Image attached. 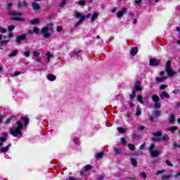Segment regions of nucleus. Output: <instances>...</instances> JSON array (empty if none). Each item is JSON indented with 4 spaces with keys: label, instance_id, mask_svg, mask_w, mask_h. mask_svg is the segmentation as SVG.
<instances>
[{
    "label": "nucleus",
    "instance_id": "473e14b6",
    "mask_svg": "<svg viewBox=\"0 0 180 180\" xmlns=\"http://www.w3.org/2000/svg\"><path fill=\"white\" fill-rule=\"evenodd\" d=\"M165 141H168L169 140V136H168V134H165L163 135L162 139Z\"/></svg>",
    "mask_w": 180,
    "mask_h": 180
},
{
    "label": "nucleus",
    "instance_id": "338daca9",
    "mask_svg": "<svg viewBox=\"0 0 180 180\" xmlns=\"http://www.w3.org/2000/svg\"><path fill=\"white\" fill-rule=\"evenodd\" d=\"M179 145H178V143H176V142H174V143H173V147H174V148H176V147H178Z\"/></svg>",
    "mask_w": 180,
    "mask_h": 180
},
{
    "label": "nucleus",
    "instance_id": "69168bd1",
    "mask_svg": "<svg viewBox=\"0 0 180 180\" xmlns=\"http://www.w3.org/2000/svg\"><path fill=\"white\" fill-rule=\"evenodd\" d=\"M173 94H179V90H178V89L174 90Z\"/></svg>",
    "mask_w": 180,
    "mask_h": 180
},
{
    "label": "nucleus",
    "instance_id": "f03ea898",
    "mask_svg": "<svg viewBox=\"0 0 180 180\" xmlns=\"http://www.w3.org/2000/svg\"><path fill=\"white\" fill-rule=\"evenodd\" d=\"M53 23H49L46 26L44 27L41 30V33L45 39H50L51 34L49 32V30H53Z\"/></svg>",
    "mask_w": 180,
    "mask_h": 180
},
{
    "label": "nucleus",
    "instance_id": "774afa93",
    "mask_svg": "<svg viewBox=\"0 0 180 180\" xmlns=\"http://www.w3.org/2000/svg\"><path fill=\"white\" fill-rule=\"evenodd\" d=\"M144 129H146V127H144V126H141V127L138 128V130H144Z\"/></svg>",
    "mask_w": 180,
    "mask_h": 180
},
{
    "label": "nucleus",
    "instance_id": "37998d69",
    "mask_svg": "<svg viewBox=\"0 0 180 180\" xmlns=\"http://www.w3.org/2000/svg\"><path fill=\"white\" fill-rule=\"evenodd\" d=\"M8 43H9V40L3 41L0 42V46H4V44L6 45Z\"/></svg>",
    "mask_w": 180,
    "mask_h": 180
},
{
    "label": "nucleus",
    "instance_id": "7c9ffc66",
    "mask_svg": "<svg viewBox=\"0 0 180 180\" xmlns=\"http://www.w3.org/2000/svg\"><path fill=\"white\" fill-rule=\"evenodd\" d=\"M89 169H92V166L91 165L84 166V171L86 172H87V171H89Z\"/></svg>",
    "mask_w": 180,
    "mask_h": 180
},
{
    "label": "nucleus",
    "instance_id": "f8f14e48",
    "mask_svg": "<svg viewBox=\"0 0 180 180\" xmlns=\"http://www.w3.org/2000/svg\"><path fill=\"white\" fill-rule=\"evenodd\" d=\"M159 96L162 98L164 99V98H166V99H169L170 96L167 91H162L161 94H159Z\"/></svg>",
    "mask_w": 180,
    "mask_h": 180
},
{
    "label": "nucleus",
    "instance_id": "2f4dec72",
    "mask_svg": "<svg viewBox=\"0 0 180 180\" xmlns=\"http://www.w3.org/2000/svg\"><path fill=\"white\" fill-rule=\"evenodd\" d=\"M129 98L130 99H134L136 98V91H132V93L129 95Z\"/></svg>",
    "mask_w": 180,
    "mask_h": 180
},
{
    "label": "nucleus",
    "instance_id": "9d476101",
    "mask_svg": "<svg viewBox=\"0 0 180 180\" xmlns=\"http://www.w3.org/2000/svg\"><path fill=\"white\" fill-rule=\"evenodd\" d=\"M134 91H135V92H141V91H143V88L141 87V84H140V82L139 81H136L134 84Z\"/></svg>",
    "mask_w": 180,
    "mask_h": 180
},
{
    "label": "nucleus",
    "instance_id": "6ab92c4d",
    "mask_svg": "<svg viewBox=\"0 0 180 180\" xmlns=\"http://www.w3.org/2000/svg\"><path fill=\"white\" fill-rule=\"evenodd\" d=\"M169 123H174L175 122V115L174 114H171L169 117Z\"/></svg>",
    "mask_w": 180,
    "mask_h": 180
},
{
    "label": "nucleus",
    "instance_id": "a18cd8bd",
    "mask_svg": "<svg viewBox=\"0 0 180 180\" xmlns=\"http://www.w3.org/2000/svg\"><path fill=\"white\" fill-rule=\"evenodd\" d=\"M166 164L167 165H168L169 167H173L174 165H172V163H171V161H169V160H166Z\"/></svg>",
    "mask_w": 180,
    "mask_h": 180
},
{
    "label": "nucleus",
    "instance_id": "6e6552de",
    "mask_svg": "<svg viewBox=\"0 0 180 180\" xmlns=\"http://www.w3.org/2000/svg\"><path fill=\"white\" fill-rule=\"evenodd\" d=\"M75 18H81V19L77 22L76 25H75V27H78V26H79V25H81L82 23V22H84V20H85V16L82 15L79 13L77 12L75 15Z\"/></svg>",
    "mask_w": 180,
    "mask_h": 180
},
{
    "label": "nucleus",
    "instance_id": "603ef678",
    "mask_svg": "<svg viewBox=\"0 0 180 180\" xmlns=\"http://www.w3.org/2000/svg\"><path fill=\"white\" fill-rule=\"evenodd\" d=\"M18 75H20V72H15L14 75H11V77H18Z\"/></svg>",
    "mask_w": 180,
    "mask_h": 180
},
{
    "label": "nucleus",
    "instance_id": "4d7b16f0",
    "mask_svg": "<svg viewBox=\"0 0 180 180\" xmlns=\"http://www.w3.org/2000/svg\"><path fill=\"white\" fill-rule=\"evenodd\" d=\"M65 4H66V1H64V0H63V1L60 2V7H63V6H64V5H65Z\"/></svg>",
    "mask_w": 180,
    "mask_h": 180
},
{
    "label": "nucleus",
    "instance_id": "f3484780",
    "mask_svg": "<svg viewBox=\"0 0 180 180\" xmlns=\"http://www.w3.org/2000/svg\"><path fill=\"white\" fill-rule=\"evenodd\" d=\"M131 164L133 167H137V160L134 158H131Z\"/></svg>",
    "mask_w": 180,
    "mask_h": 180
},
{
    "label": "nucleus",
    "instance_id": "5fc2aeb1",
    "mask_svg": "<svg viewBox=\"0 0 180 180\" xmlns=\"http://www.w3.org/2000/svg\"><path fill=\"white\" fill-rule=\"evenodd\" d=\"M33 54H34V57H39V56H40V53H39L37 51L33 52Z\"/></svg>",
    "mask_w": 180,
    "mask_h": 180
},
{
    "label": "nucleus",
    "instance_id": "e2e57ef3",
    "mask_svg": "<svg viewBox=\"0 0 180 180\" xmlns=\"http://www.w3.org/2000/svg\"><path fill=\"white\" fill-rule=\"evenodd\" d=\"M57 30L58 32H61L63 30V27H60V26L57 27Z\"/></svg>",
    "mask_w": 180,
    "mask_h": 180
},
{
    "label": "nucleus",
    "instance_id": "de8ad7c7",
    "mask_svg": "<svg viewBox=\"0 0 180 180\" xmlns=\"http://www.w3.org/2000/svg\"><path fill=\"white\" fill-rule=\"evenodd\" d=\"M117 18H122V16H123V13L122 11H119L117 13Z\"/></svg>",
    "mask_w": 180,
    "mask_h": 180
},
{
    "label": "nucleus",
    "instance_id": "864d4df0",
    "mask_svg": "<svg viewBox=\"0 0 180 180\" xmlns=\"http://www.w3.org/2000/svg\"><path fill=\"white\" fill-rule=\"evenodd\" d=\"M121 143L122 144H126V139L124 137L121 138Z\"/></svg>",
    "mask_w": 180,
    "mask_h": 180
},
{
    "label": "nucleus",
    "instance_id": "bf43d9fd",
    "mask_svg": "<svg viewBox=\"0 0 180 180\" xmlns=\"http://www.w3.org/2000/svg\"><path fill=\"white\" fill-rule=\"evenodd\" d=\"M81 53V50H78L77 51H74L73 54L74 56H78Z\"/></svg>",
    "mask_w": 180,
    "mask_h": 180
},
{
    "label": "nucleus",
    "instance_id": "c85d7f7f",
    "mask_svg": "<svg viewBox=\"0 0 180 180\" xmlns=\"http://www.w3.org/2000/svg\"><path fill=\"white\" fill-rule=\"evenodd\" d=\"M117 131H119V133L124 134L126 133V129L123 127H118Z\"/></svg>",
    "mask_w": 180,
    "mask_h": 180
},
{
    "label": "nucleus",
    "instance_id": "6e6d98bb",
    "mask_svg": "<svg viewBox=\"0 0 180 180\" xmlns=\"http://www.w3.org/2000/svg\"><path fill=\"white\" fill-rule=\"evenodd\" d=\"M24 55L25 56V57H29V56H30V51H25L24 52Z\"/></svg>",
    "mask_w": 180,
    "mask_h": 180
},
{
    "label": "nucleus",
    "instance_id": "c756f323",
    "mask_svg": "<svg viewBox=\"0 0 180 180\" xmlns=\"http://www.w3.org/2000/svg\"><path fill=\"white\" fill-rule=\"evenodd\" d=\"M170 178H172V175H163L162 176V180H167V179H169Z\"/></svg>",
    "mask_w": 180,
    "mask_h": 180
},
{
    "label": "nucleus",
    "instance_id": "1a4fd4ad",
    "mask_svg": "<svg viewBox=\"0 0 180 180\" xmlns=\"http://www.w3.org/2000/svg\"><path fill=\"white\" fill-rule=\"evenodd\" d=\"M27 39V34H23L16 37L15 42L18 43V44H20L22 40H26Z\"/></svg>",
    "mask_w": 180,
    "mask_h": 180
},
{
    "label": "nucleus",
    "instance_id": "7ed1b4c3",
    "mask_svg": "<svg viewBox=\"0 0 180 180\" xmlns=\"http://www.w3.org/2000/svg\"><path fill=\"white\" fill-rule=\"evenodd\" d=\"M8 15H11V16H14L13 18H11V20H17L19 22H25V18H19V16L23 15V13H19L16 11H9L8 12Z\"/></svg>",
    "mask_w": 180,
    "mask_h": 180
},
{
    "label": "nucleus",
    "instance_id": "393cba45",
    "mask_svg": "<svg viewBox=\"0 0 180 180\" xmlns=\"http://www.w3.org/2000/svg\"><path fill=\"white\" fill-rule=\"evenodd\" d=\"M76 4H77V5H80V6H85V5H86L85 0H82L81 1H77Z\"/></svg>",
    "mask_w": 180,
    "mask_h": 180
},
{
    "label": "nucleus",
    "instance_id": "72a5a7b5",
    "mask_svg": "<svg viewBox=\"0 0 180 180\" xmlns=\"http://www.w3.org/2000/svg\"><path fill=\"white\" fill-rule=\"evenodd\" d=\"M137 101H139L140 103H144V101H143V96L141 95L138 96Z\"/></svg>",
    "mask_w": 180,
    "mask_h": 180
},
{
    "label": "nucleus",
    "instance_id": "f704fd0d",
    "mask_svg": "<svg viewBox=\"0 0 180 180\" xmlns=\"http://www.w3.org/2000/svg\"><path fill=\"white\" fill-rule=\"evenodd\" d=\"M98 18V13H95L92 15L91 16V20L92 22L95 21V19H96Z\"/></svg>",
    "mask_w": 180,
    "mask_h": 180
},
{
    "label": "nucleus",
    "instance_id": "412c9836",
    "mask_svg": "<svg viewBox=\"0 0 180 180\" xmlns=\"http://www.w3.org/2000/svg\"><path fill=\"white\" fill-rule=\"evenodd\" d=\"M48 79L49 81H56V75H48Z\"/></svg>",
    "mask_w": 180,
    "mask_h": 180
},
{
    "label": "nucleus",
    "instance_id": "cd10ccee",
    "mask_svg": "<svg viewBox=\"0 0 180 180\" xmlns=\"http://www.w3.org/2000/svg\"><path fill=\"white\" fill-rule=\"evenodd\" d=\"M21 119L22 120H25V124H24V126H25V127H27V124H29V118H25V117H21Z\"/></svg>",
    "mask_w": 180,
    "mask_h": 180
},
{
    "label": "nucleus",
    "instance_id": "39448f33",
    "mask_svg": "<svg viewBox=\"0 0 180 180\" xmlns=\"http://www.w3.org/2000/svg\"><path fill=\"white\" fill-rule=\"evenodd\" d=\"M154 148H155V145L151 144L149 147V153L151 157H158V155H160V150L157 149L154 150Z\"/></svg>",
    "mask_w": 180,
    "mask_h": 180
},
{
    "label": "nucleus",
    "instance_id": "20e7f679",
    "mask_svg": "<svg viewBox=\"0 0 180 180\" xmlns=\"http://www.w3.org/2000/svg\"><path fill=\"white\" fill-rule=\"evenodd\" d=\"M165 71L167 73L169 77H174L176 74V72H175V71L172 70V69H171V60H168L166 63Z\"/></svg>",
    "mask_w": 180,
    "mask_h": 180
},
{
    "label": "nucleus",
    "instance_id": "dca6fc26",
    "mask_svg": "<svg viewBox=\"0 0 180 180\" xmlns=\"http://www.w3.org/2000/svg\"><path fill=\"white\" fill-rule=\"evenodd\" d=\"M138 51H139V49L137 47L132 48L131 49V55L136 56Z\"/></svg>",
    "mask_w": 180,
    "mask_h": 180
},
{
    "label": "nucleus",
    "instance_id": "b1692460",
    "mask_svg": "<svg viewBox=\"0 0 180 180\" xmlns=\"http://www.w3.org/2000/svg\"><path fill=\"white\" fill-rule=\"evenodd\" d=\"M103 154H104L103 152L97 153L96 155L97 160H101V158H103Z\"/></svg>",
    "mask_w": 180,
    "mask_h": 180
},
{
    "label": "nucleus",
    "instance_id": "4be33fe9",
    "mask_svg": "<svg viewBox=\"0 0 180 180\" xmlns=\"http://www.w3.org/2000/svg\"><path fill=\"white\" fill-rule=\"evenodd\" d=\"M18 49H15L12 51L11 54L8 55V57H15L18 54Z\"/></svg>",
    "mask_w": 180,
    "mask_h": 180
},
{
    "label": "nucleus",
    "instance_id": "4c0bfd02",
    "mask_svg": "<svg viewBox=\"0 0 180 180\" xmlns=\"http://www.w3.org/2000/svg\"><path fill=\"white\" fill-rule=\"evenodd\" d=\"M6 32V30L5 28L0 27V32L1 33H5ZM0 40H2V36L0 34Z\"/></svg>",
    "mask_w": 180,
    "mask_h": 180
},
{
    "label": "nucleus",
    "instance_id": "9b49d317",
    "mask_svg": "<svg viewBox=\"0 0 180 180\" xmlns=\"http://www.w3.org/2000/svg\"><path fill=\"white\" fill-rule=\"evenodd\" d=\"M149 64L152 67H157V66L160 65V60H158L155 58H152L150 60Z\"/></svg>",
    "mask_w": 180,
    "mask_h": 180
},
{
    "label": "nucleus",
    "instance_id": "a211bd4d",
    "mask_svg": "<svg viewBox=\"0 0 180 180\" xmlns=\"http://www.w3.org/2000/svg\"><path fill=\"white\" fill-rule=\"evenodd\" d=\"M167 77H156L155 79L158 82H164V81H165V79H167Z\"/></svg>",
    "mask_w": 180,
    "mask_h": 180
},
{
    "label": "nucleus",
    "instance_id": "8fccbe9b",
    "mask_svg": "<svg viewBox=\"0 0 180 180\" xmlns=\"http://www.w3.org/2000/svg\"><path fill=\"white\" fill-rule=\"evenodd\" d=\"M143 152H136L134 153V155H136V157H139V155H143Z\"/></svg>",
    "mask_w": 180,
    "mask_h": 180
},
{
    "label": "nucleus",
    "instance_id": "0e129e2a",
    "mask_svg": "<svg viewBox=\"0 0 180 180\" xmlns=\"http://www.w3.org/2000/svg\"><path fill=\"white\" fill-rule=\"evenodd\" d=\"M123 15H124V13H126L127 12V8H122V11H121Z\"/></svg>",
    "mask_w": 180,
    "mask_h": 180
},
{
    "label": "nucleus",
    "instance_id": "c03bdc74",
    "mask_svg": "<svg viewBox=\"0 0 180 180\" xmlns=\"http://www.w3.org/2000/svg\"><path fill=\"white\" fill-rule=\"evenodd\" d=\"M8 31L9 32H12V30H13L15 29V25H9L8 27Z\"/></svg>",
    "mask_w": 180,
    "mask_h": 180
},
{
    "label": "nucleus",
    "instance_id": "052dcab7",
    "mask_svg": "<svg viewBox=\"0 0 180 180\" xmlns=\"http://www.w3.org/2000/svg\"><path fill=\"white\" fill-rule=\"evenodd\" d=\"M12 3H8V4H7V8H8V9H11V8H12Z\"/></svg>",
    "mask_w": 180,
    "mask_h": 180
},
{
    "label": "nucleus",
    "instance_id": "3c124183",
    "mask_svg": "<svg viewBox=\"0 0 180 180\" xmlns=\"http://www.w3.org/2000/svg\"><path fill=\"white\" fill-rule=\"evenodd\" d=\"M146 148V143H143L140 147L139 150H144Z\"/></svg>",
    "mask_w": 180,
    "mask_h": 180
},
{
    "label": "nucleus",
    "instance_id": "ea45409f",
    "mask_svg": "<svg viewBox=\"0 0 180 180\" xmlns=\"http://www.w3.org/2000/svg\"><path fill=\"white\" fill-rule=\"evenodd\" d=\"M46 56H48L47 61H48V63H49V61H50V58H51V57H53V55H51V54L50 53V51H47Z\"/></svg>",
    "mask_w": 180,
    "mask_h": 180
},
{
    "label": "nucleus",
    "instance_id": "aec40b11",
    "mask_svg": "<svg viewBox=\"0 0 180 180\" xmlns=\"http://www.w3.org/2000/svg\"><path fill=\"white\" fill-rule=\"evenodd\" d=\"M38 23H40V19L39 18H35L30 22L31 25H38Z\"/></svg>",
    "mask_w": 180,
    "mask_h": 180
},
{
    "label": "nucleus",
    "instance_id": "680f3d73",
    "mask_svg": "<svg viewBox=\"0 0 180 180\" xmlns=\"http://www.w3.org/2000/svg\"><path fill=\"white\" fill-rule=\"evenodd\" d=\"M136 116H140V115H141V111L137 110V111L136 112Z\"/></svg>",
    "mask_w": 180,
    "mask_h": 180
},
{
    "label": "nucleus",
    "instance_id": "a19ab883",
    "mask_svg": "<svg viewBox=\"0 0 180 180\" xmlns=\"http://www.w3.org/2000/svg\"><path fill=\"white\" fill-rule=\"evenodd\" d=\"M167 88V85L165 84H161L159 87V89H160V91H164V89H166Z\"/></svg>",
    "mask_w": 180,
    "mask_h": 180
},
{
    "label": "nucleus",
    "instance_id": "79ce46f5",
    "mask_svg": "<svg viewBox=\"0 0 180 180\" xmlns=\"http://www.w3.org/2000/svg\"><path fill=\"white\" fill-rule=\"evenodd\" d=\"M133 137H134V139H138V140H140V139H141V136L138 135L137 134H134L133 135Z\"/></svg>",
    "mask_w": 180,
    "mask_h": 180
},
{
    "label": "nucleus",
    "instance_id": "58836bf2",
    "mask_svg": "<svg viewBox=\"0 0 180 180\" xmlns=\"http://www.w3.org/2000/svg\"><path fill=\"white\" fill-rule=\"evenodd\" d=\"M175 130H178V127H172L169 128V131H172V133H174Z\"/></svg>",
    "mask_w": 180,
    "mask_h": 180
},
{
    "label": "nucleus",
    "instance_id": "c9c22d12",
    "mask_svg": "<svg viewBox=\"0 0 180 180\" xmlns=\"http://www.w3.org/2000/svg\"><path fill=\"white\" fill-rule=\"evenodd\" d=\"M128 148H129V150H131L132 151L136 150V146H134V145L131 143L128 144Z\"/></svg>",
    "mask_w": 180,
    "mask_h": 180
},
{
    "label": "nucleus",
    "instance_id": "49530a36",
    "mask_svg": "<svg viewBox=\"0 0 180 180\" xmlns=\"http://www.w3.org/2000/svg\"><path fill=\"white\" fill-rule=\"evenodd\" d=\"M164 172H165V169H163V170H159V171L157 172L156 175H160V174H164Z\"/></svg>",
    "mask_w": 180,
    "mask_h": 180
},
{
    "label": "nucleus",
    "instance_id": "e433bc0d",
    "mask_svg": "<svg viewBox=\"0 0 180 180\" xmlns=\"http://www.w3.org/2000/svg\"><path fill=\"white\" fill-rule=\"evenodd\" d=\"M33 33H36L38 34V33H40V29L37 27H34L33 30Z\"/></svg>",
    "mask_w": 180,
    "mask_h": 180
},
{
    "label": "nucleus",
    "instance_id": "a878e982",
    "mask_svg": "<svg viewBox=\"0 0 180 180\" xmlns=\"http://www.w3.org/2000/svg\"><path fill=\"white\" fill-rule=\"evenodd\" d=\"M114 151L117 155H120L122 154V150L120 148H114Z\"/></svg>",
    "mask_w": 180,
    "mask_h": 180
},
{
    "label": "nucleus",
    "instance_id": "4468645a",
    "mask_svg": "<svg viewBox=\"0 0 180 180\" xmlns=\"http://www.w3.org/2000/svg\"><path fill=\"white\" fill-rule=\"evenodd\" d=\"M18 9H22V6H25V8H27V3H26V1L18 2Z\"/></svg>",
    "mask_w": 180,
    "mask_h": 180
},
{
    "label": "nucleus",
    "instance_id": "423d86ee",
    "mask_svg": "<svg viewBox=\"0 0 180 180\" xmlns=\"http://www.w3.org/2000/svg\"><path fill=\"white\" fill-rule=\"evenodd\" d=\"M152 101L155 102V109H160L161 108V103H160V97L157 94H153L152 96Z\"/></svg>",
    "mask_w": 180,
    "mask_h": 180
},
{
    "label": "nucleus",
    "instance_id": "2eb2a0df",
    "mask_svg": "<svg viewBox=\"0 0 180 180\" xmlns=\"http://www.w3.org/2000/svg\"><path fill=\"white\" fill-rule=\"evenodd\" d=\"M6 137H8V133L4 132L3 136L0 137V141H1V143H5V141H6Z\"/></svg>",
    "mask_w": 180,
    "mask_h": 180
},
{
    "label": "nucleus",
    "instance_id": "bb28decb",
    "mask_svg": "<svg viewBox=\"0 0 180 180\" xmlns=\"http://www.w3.org/2000/svg\"><path fill=\"white\" fill-rule=\"evenodd\" d=\"M9 147H11V145H8L7 146L2 148L1 151V153H6L9 150Z\"/></svg>",
    "mask_w": 180,
    "mask_h": 180
},
{
    "label": "nucleus",
    "instance_id": "ddd939ff",
    "mask_svg": "<svg viewBox=\"0 0 180 180\" xmlns=\"http://www.w3.org/2000/svg\"><path fill=\"white\" fill-rule=\"evenodd\" d=\"M34 11H40V5L37 2H34L32 4Z\"/></svg>",
    "mask_w": 180,
    "mask_h": 180
},
{
    "label": "nucleus",
    "instance_id": "13d9d810",
    "mask_svg": "<svg viewBox=\"0 0 180 180\" xmlns=\"http://www.w3.org/2000/svg\"><path fill=\"white\" fill-rule=\"evenodd\" d=\"M141 2H143V0H135V4L136 5H140Z\"/></svg>",
    "mask_w": 180,
    "mask_h": 180
},
{
    "label": "nucleus",
    "instance_id": "5701e85b",
    "mask_svg": "<svg viewBox=\"0 0 180 180\" xmlns=\"http://www.w3.org/2000/svg\"><path fill=\"white\" fill-rule=\"evenodd\" d=\"M153 115L155 117H158L161 116V111L160 110L153 111Z\"/></svg>",
    "mask_w": 180,
    "mask_h": 180
},
{
    "label": "nucleus",
    "instance_id": "09e8293b",
    "mask_svg": "<svg viewBox=\"0 0 180 180\" xmlns=\"http://www.w3.org/2000/svg\"><path fill=\"white\" fill-rule=\"evenodd\" d=\"M141 176L142 178H147V174H146V172H143L142 173H141Z\"/></svg>",
    "mask_w": 180,
    "mask_h": 180
},
{
    "label": "nucleus",
    "instance_id": "0eeeda50",
    "mask_svg": "<svg viewBox=\"0 0 180 180\" xmlns=\"http://www.w3.org/2000/svg\"><path fill=\"white\" fill-rule=\"evenodd\" d=\"M153 136H154V137H152V139H151V140L153 141H162V139H160V137H161V136H162V131H159L157 132H153Z\"/></svg>",
    "mask_w": 180,
    "mask_h": 180
},
{
    "label": "nucleus",
    "instance_id": "f257e3e1",
    "mask_svg": "<svg viewBox=\"0 0 180 180\" xmlns=\"http://www.w3.org/2000/svg\"><path fill=\"white\" fill-rule=\"evenodd\" d=\"M18 127L10 128V133L13 137H18L22 134V129H23V124L20 123V121L17 122Z\"/></svg>",
    "mask_w": 180,
    "mask_h": 180
}]
</instances>
